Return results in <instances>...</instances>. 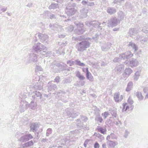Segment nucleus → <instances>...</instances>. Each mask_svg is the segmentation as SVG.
Listing matches in <instances>:
<instances>
[{
	"label": "nucleus",
	"mask_w": 148,
	"mask_h": 148,
	"mask_svg": "<svg viewBox=\"0 0 148 148\" xmlns=\"http://www.w3.org/2000/svg\"><path fill=\"white\" fill-rule=\"evenodd\" d=\"M90 43L87 40H84L77 43L76 45V48L79 52H83L88 48L90 46Z\"/></svg>",
	"instance_id": "obj_1"
},
{
	"label": "nucleus",
	"mask_w": 148,
	"mask_h": 148,
	"mask_svg": "<svg viewBox=\"0 0 148 148\" xmlns=\"http://www.w3.org/2000/svg\"><path fill=\"white\" fill-rule=\"evenodd\" d=\"M74 5V3H70L67 6L65 9V12L67 15L71 16L75 14L76 10L73 8Z\"/></svg>",
	"instance_id": "obj_2"
},
{
	"label": "nucleus",
	"mask_w": 148,
	"mask_h": 148,
	"mask_svg": "<svg viewBox=\"0 0 148 148\" xmlns=\"http://www.w3.org/2000/svg\"><path fill=\"white\" fill-rule=\"evenodd\" d=\"M46 47L40 43H38L33 46V49L38 53H39L42 50H44Z\"/></svg>",
	"instance_id": "obj_3"
},
{
	"label": "nucleus",
	"mask_w": 148,
	"mask_h": 148,
	"mask_svg": "<svg viewBox=\"0 0 148 148\" xmlns=\"http://www.w3.org/2000/svg\"><path fill=\"white\" fill-rule=\"evenodd\" d=\"M118 21L116 18H112L108 21V24L109 27H113L118 25Z\"/></svg>",
	"instance_id": "obj_4"
},
{
	"label": "nucleus",
	"mask_w": 148,
	"mask_h": 148,
	"mask_svg": "<svg viewBox=\"0 0 148 148\" xmlns=\"http://www.w3.org/2000/svg\"><path fill=\"white\" fill-rule=\"evenodd\" d=\"M49 27L52 30L60 32L63 30L61 26L59 25L56 23L53 24H50L49 25Z\"/></svg>",
	"instance_id": "obj_5"
},
{
	"label": "nucleus",
	"mask_w": 148,
	"mask_h": 148,
	"mask_svg": "<svg viewBox=\"0 0 148 148\" xmlns=\"http://www.w3.org/2000/svg\"><path fill=\"white\" fill-rule=\"evenodd\" d=\"M133 56V54L130 51H127L125 53H122L120 56L124 60H127L132 57Z\"/></svg>",
	"instance_id": "obj_6"
},
{
	"label": "nucleus",
	"mask_w": 148,
	"mask_h": 148,
	"mask_svg": "<svg viewBox=\"0 0 148 148\" xmlns=\"http://www.w3.org/2000/svg\"><path fill=\"white\" fill-rule=\"evenodd\" d=\"M33 138V137L30 134H28L21 136L19 140L22 142H25L32 138Z\"/></svg>",
	"instance_id": "obj_7"
},
{
	"label": "nucleus",
	"mask_w": 148,
	"mask_h": 148,
	"mask_svg": "<svg viewBox=\"0 0 148 148\" xmlns=\"http://www.w3.org/2000/svg\"><path fill=\"white\" fill-rule=\"evenodd\" d=\"M38 36L42 42H47L48 41V36L47 35L39 33Z\"/></svg>",
	"instance_id": "obj_8"
},
{
	"label": "nucleus",
	"mask_w": 148,
	"mask_h": 148,
	"mask_svg": "<svg viewBox=\"0 0 148 148\" xmlns=\"http://www.w3.org/2000/svg\"><path fill=\"white\" fill-rule=\"evenodd\" d=\"M66 114L68 117H71L73 119L76 117L79 114L76 110L72 112L68 111L66 112Z\"/></svg>",
	"instance_id": "obj_9"
},
{
	"label": "nucleus",
	"mask_w": 148,
	"mask_h": 148,
	"mask_svg": "<svg viewBox=\"0 0 148 148\" xmlns=\"http://www.w3.org/2000/svg\"><path fill=\"white\" fill-rule=\"evenodd\" d=\"M85 24L87 26H89V25L91 26L92 25L93 27L96 28L99 27L101 24L99 22L95 20L92 21L88 23V22H85Z\"/></svg>",
	"instance_id": "obj_10"
},
{
	"label": "nucleus",
	"mask_w": 148,
	"mask_h": 148,
	"mask_svg": "<svg viewBox=\"0 0 148 148\" xmlns=\"http://www.w3.org/2000/svg\"><path fill=\"white\" fill-rule=\"evenodd\" d=\"M138 64V62L136 59L132 58L129 61V66L132 67L137 66Z\"/></svg>",
	"instance_id": "obj_11"
},
{
	"label": "nucleus",
	"mask_w": 148,
	"mask_h": 148,
	"mask_svg": "<svg viewBox=\"0 0 148 148\" xmlns=\"http://www.w3.org/2000/svg\"><path fill=\"white\" fill-rule=\"evenodd\" d=\"M22 102H21V107L20 110L21 112H23L26 110L29 107V105L27 103H23L22 104Z\"/></svg>",
	"instance_id": "obj_12"
},
{
	"label": "nucleus",
	"mask_w": 148,
	"mask_h": 148,
	"mask_svg": "<svg viewBox=\"0 0 148 148\" xmlns=\"http://www.w3.org/2000/svg\"><path fill=\"white\" fill-rule=\"evenodd\" d=\"M37 56L36 54L34 53H31L30 54L29 57V60L30 62H36L37 61Z\"/></svg>",
	"instance_id": "obj_13"
},
{
	"label": "nucleus",
	"mask_w": 148,
	"mask_h": 148,
	"mask_svg": "<svg viewBox=\"0 0 148 148\" xmlns=\"http://www.w3.org/2000/svg\"><path fill=\"white\" fill-rule=\"evenodd\" d=\"M139 32V30L136 28H131L129 29V34L131 37H133V36Z\"/></svg>",
	"instance_id": "obj_14"
},
{
	"label": "nucleus",
	"mask_w": 148,
	"mask_h": 148,
	"mask_svg": "<svg viewBox=\"0 0 148 148\" xmlns=\"http://www.w3.org/2000/svg\"><path fill=\"white\" fill-rule=\"evenodd\" d=\"M120 95L118 93H115L114 95V98L116 102L120 101L123 99V97L122 95L119 97Z\"/></svg>",
	"instance_id": "obj_15"
},
{
	"label": "nucleus",
	"mask_w": 148,
	"mask_h": 148,
	"mask_svg": "<svg viewBox=\"0 0 148 148\" xmlns=\"http://www.w3.org/2000/svg\"><path fill=\"white\" fill-rule=\"evenodd\" d=\"M39 128V126L37 123H33L30 126V130L34 132H36Z\"/></svg>",
	"instance_id": "obj_16"
},
{
	"label": "nucleus",
	"mask_w": 148,
	"mask_h": 148,
	"mask_svg": "<svg viewBox=\"0 0 148 148\" xmlns=\"http://www.w3.org/2000/svg\"><path fill=\"white\" fill-rule=\"evenodd\" d=\"M124 68L123 65L121 64L115 68V71L117 74H120L121 73L122 71L124 69Z\"/></svg>",
	"instance_id": "obj_17"
},
{
	"label": "nucleus",
	"mask_w": 148,
	"mask_h": 148,
	"mask_svg": "<svg viewBox=\"0 0 148 148\" xmlns=\"http://www.w3.org/2000/svg\"><path fill=\"white\" fill-rule=\"evenodd\" d=\"M132 71L131 68L128 67L125 69L123 73V75L125 77H128L132 73Z\"/></svg>",
	"instance_id": "obj_18"
},
{
	"label": "nucleus",
	"mask_w": 148,
	"mask_h": 148,
	"mask_svg": "<svg viewBox=\"0 0 148 148\" xmlns=\"http://www.w3.org/2000/svg\"><path fill=\"white\" fill-rule=\"evenodd\" d=\"M111 44L110 42H108L106 44L102 46L101 47V49L103 51H106L110 49Z\"/></svg>",
	"instance_id": "obj_19"
},
{
	"label": "nucleus",
	"mask_w": 148,
	"mask_h": 148,
	"mask_svg": "<svg viewBox=\"0 0 148 148\" xmlns=\"http://www.w3.org/2000/svg\"><path fill=\"white\" fill-rule=\"evenodd\" d=\"M81 17L82 18H85L87 16L88 10L85 8H83L80 10Z\"/></svg>",
	"instance_id": "obj_20"
},
{
	"label": "nucleus",
	"mask_w": 148,
	"mask_h": 148,
	"mask_svg": "<svg viewBox=\"0 0 148 148\" xmlns=\"http://www.w3.org/2000/svg\"><path fill=\"white\" fill-rule=\"evenodd\" d=\"M127 46L130 48H132L135 51H137L138 47L136 44L134 42H129Z\"/></svg>",
	"instance_id": "obj_21"
},
{
	"label": "nucleus",
	"mask_w": 148,
	"mask_h": 148,
	"mask_svg": "<svg viewBox=\"0 0 148 148\" xmlns=\"http://www.w3.org/2000/svg\"><path fill=\"white\" fill-rule=\"evenodd\" d=\"M34 89L40 90L43 88V83H37L34 86Z\"/></svg>",
	"instance_id": "obj_22"
},
{
	"label": "nucleus",
	"mask_w": 148,
	"mask_h": 148,
	"mask_svg": "<svg viewBox=\"0 0 148 148\" xmlns=\"http://www.w3.org/2000/svg\"><path fill=\"white\" fill-rule=\"evenodd\" d=\"M34 95H32V98H33L34 99H35L36 97H39L40 99H41L42 96V94L39 92L35 91L34 92Z\"/></svg>",
	"instance_id": "obj_23"
},
{
	"label": "nucleus",
	"mask_w": 148,
	"mask_h": 148,
	"mask_svg": "<svg viewBox=\"0 0 148 148\" xmlns=\"http://www.w3.org/2000/svg\"><path fill=\"white\" fill-rule=\"evenodd\" d=\"M107 12L110 14H114L116 12V10L115 8H114L108 7L107 8Z\"/></svg>",
	"instance_id": "obj_24"
},
{
	"label": "nucleus",
	"mask_w": 148,
	"mask_h": 148,
	"mask_svg": "<svg viewBox=\"0 0 148 148\" xmlns=\"http://www.w3.org/2000/svg\"><path fill=\"white\" fill-rule=\"evenodd\" d=\"M73 39L75 40H78L82 41H84V40H85L86 39H87V38H86L84 36H82L76 38L74 37L73 38Z\"/></svg>",
	"instance_id": "obj_25"
},
{
	"label": "nucleus",
	"mask_w": 148,
	"mask_h": 148,
	"mask_svg": "<svg viewBox=\"0 0 148 148\" xmlns=\"http://www.w3.org/2000/svg\"><path fill=\"white\" fill-rule=\"evenodd\" d=\"M97 130L99 132L103 134L106 133V129L105 128H104L101 126H97Z\"/></svg>",
	"instance_id": "obj_26"
},
{
	"label": "nucleus",
	"mask_w": 148,
	"mask_h": 148,
	"mask_svg": "<svg viewBox=\"0 0 148 148\" xmlns=\"http://www.w3.org/2000/svg\"><path fill=\"white\" fill-rule=\"evenodd\" d=\"M76 76L78 77L80 80H84L85 79V77L82 75L80 72L79 71H77L76 72Z\"/></svg>",
	"instance_id": "obj_27"
},
{
	"label": "nucleus",
	"mask_w": 148,
	"mask_h": 148,
	"mask_svg": "<svg viewBox=\"0 0 148 148\" xmlns=\"http://www.w3.org/2000/svg\"><path fill=\"white\" fill-rule=\"evenodd\" d=\"M86 77L87 79L89 80L90 81H92L93 80V78L91 74L89 71L86 73Z\"/></svg>",
	"instance_id": "obj_28"
},
{
	"label": "nucleus",
	"mask_w": 148,
	"mask_h": 148,
	"mask_svg": "<svg viewBox=\"0 0 148 148\" xmlns=\"http://www.w3.org/2000/svg\"><path fill=\"white\" fill-rule=\"evenodd\" d=\"M133 83L131 82H129L127 85V87L126 89V91H129L132 90L133 87Z\"/></svg>",
	"instance_id": "obj_29"
},
{
	"label": "nucleus",
	"mask_w": 148,
	"mask_h": 148,
	"mask_svg": "<svg viewBox=\"0 0 148 148\" xmlns=\"http://www.w3.org/2000/svg\"><path fill=\"white\" fill-rule=\"evenodd\" d=\"M56 88V85L55 84H52L48 86V89L49 91H51L52 90H54Z\"/></svg>",
	"instance_id": "obj_30"
},
{
	"label": "nucleus",
	"mask_w": 148,
	"mask_h": 148,
	"mask_svg": "<svg viewBox=\"0 0 148 148\" xmlns=\"http://www.w3.org/2000/svg\"><path fill=\"white\" fill-rule=\"evenodd\" d=\"M136 95L139 100H141L143 99V97L142 95V93L139 92H137L136 93Z\"/></svg>",
	"instance_id": "obj_31"
},
{
	"label": "nucleus",
	"mask_w": 148,
	"mask_h": 148,
	"mask_svg": "<svg viewBox=\"0 0 148 148\" xmlns=\"http://www.w3.org/2000/svg\"><path fill=\"white\" fill-rule=\"evenodd\" d=\"M33 145V143L32 140H31L29 141H28L27 143H25L23 145V146L24 147H28L31 146Z\"/></svg>",
	"instance_id": "obj_32"
},
{
	"label": "nucleus",
	"mask_w": 148,
	"mask_h": 148,
	"mask_svg": "<svg viewBox=\"0 0 148 148\" xmlns=\"http://www.w3.org/2000/svg\"><path fill=\"white\" fill-rule=\"evenodd\" d=\"M109 111H110V112L112 116H114L115 118L116 117L117 114L116 109L109 110Z\"/></svg>",
	"instance_id": "obj_33"
},
{
	"label": "nucleus",
	"mask_w": 148,
	"mask_h": 148,
	"mask_svg": "<svg viewBox=\"0 0 148 148\" xmlns=\"http://www.w3.org/2000/svg\"><path fill=\"white\" fill-rule=\"evenodd\" d=\"M59 7L58 4L57 3L51 4L49 7V8L50 9H56L58 8Z\"/></svg>",
	"instance_id": "obj_34"
},
{
	"label": "nucleus",
	"mask_w": 148,
	"mask_h": 148,
	"mask_svg": "<svg viewBox=\"0 0 148 148\" xmlns=\"http://www.w3.org/2000/svg\"><path fill=\"white\" fill-rule=\"evenodd\" d=\"M107 144L109 147H114L116 146L115 143L112 141H109L107 142Z\"/></svg>",
	"instance_id": "obj_35"
},
{
	"label": "nucleus",
	"mask_w": 148,
	"mask_h": 148,
	"mask_svg": "<svg viewBox=\"0 0 148 148\" xmlns=\"http://www.w3.org/2000/svg\"><path fill=\"white\" fill-rule=\"evenodd\" d=\"M118 17L120 18V20L123 19L125 17L124 14L122 11H120L119 12Z\"/></svg>",
	"instance_id": "obj_36"
},
{
	"label": "nucleus",
	"mask_w": 148,
	"mask_h": 148,
	"mask_svg": "<svg viewBox=\"0 0 148 148\" xmlns=\"http://www.w3.org/2000/svg\"><path fill=\"white\" fill-rule=\"evenodd\" d=\"M71 82V80L69 78H65L62 81V83L64 84L70 83Z\"/></svg>",
	"instance_id": "obj_37"
},
{
	"label": "nucleus",
	"mask_w": 148,
	"mask_h": 148,
	"mask_svg": "<svg viewBox=\"0 0 148 148\" xmlns=\"http://www.w3.org/2000/svg\"><path fill=\"white\" fill-rule=\"evenodd\" d=\"M75 62V64L77 65L81 66H85V64L84 63L81 62L79 60H76Z\"/></svg>",
	"instance_id": "obj_38"
},
{
	"label": "nucleus",
	"mask_w": 148,
	"mask_h": 148,
	"mask_svg": "<svg viewBox=\"0 0 148 148\" xmlns=\"http://www.w3.org/2000/svg\"><path fill=\"white\" fill-rule=\"evenodd\" d=\"M140 73L139 72H137L135 73L134 76V79L135 80H137L139 78Z\"/></svg>",
	"instance_id": "obj_39"
},
{
	"label": "nucleus",
	"mask_w": 148,
	"mask_h": 148,
	"mask_svg": "<svg viewBox=\"0 0 148 148\" xmlns=\"http://www.w3.org/2000/svg\"><path fill=\"white\" fill-rule=\"evenodd\" d=\"M109 114L108 112H105L103 113H102L101 114L102 116L103 117L104 119L106 118L109 115Z\"/></svg>",
	"instance_id": "obj_40"
},
{
	"label": "nucleus",
	"mask_w": 148,
	"mask_h": 148,
	"mask_svg": "<svg viewBox=\"0 0 148 148\" xmlns=\"http://www.w3.org/2000/svg\"><path fill=\"white\" fill-rule=\"evenodd\" d=\"M84 31V30L82 28L78 29L77 30V33L78 34H83Z\"/></svg>",
	"instance_id": "obj_41"
},
{
	"label": "nucleus",
	"mask_w": 148,
	"mask_h": 148,
	"mask_svg": "<svg viewBox=\"0 0 148 148\" xmlns=\"http://www.w3.org/2000/svg\"><path fill=\"white\" fill-rule=\"evenodd\" d=\"M76 121L77 122H78L77 123V125L78 126H79V127H83L82 125V124L81 123V121L80 120V119H78L76 120Z\"/></svg>",
	"instance_id": "obj_42"
},
{
	"label": "nucleus",
	"mask_w": 148,
	"mask_h": 148,
	"mask_svg": "<svg viewBox=\"0 0 148 148\" xmlns=\"http://www.w3.org/2000/svg\"><path fill=\"white\" fill-rule=\"evenodd\" d=\"M67 63L69 64L70 66H72L74 64L75 62L72 60H68L67 61Z\"/></svg>",
	"instance_id": "obj_43"
},
{
	"label": "nucleus",
	"mask_w": 148,
	"mask_h": 148,
	"mask_svg": "<svg viewBox=\"0 0 148 148\" xmlns=\"http://www.w3.org/2000/svg\"><path fill=\"white\" fill-rule=\"evenodd\" d=\"M74 23L77 27L79 26L80 27H82L83 26V24L79 23V22L78 21H75V22Z\"/></svg>",
	"instance_id": "obj_44"
},
{
	"label": "nucleus",
	"mask_w": 148,
	"mask_h": 148,
	"mask_svg": "<svg viewBox=\"0 0 148 148\" xmlns=\"http://www.w3.org/2000/svg\"><path fill=\"white\" fill-rule=\"evenodd\" d=\"M142 31L145 33H148V27H147L146 26H144L142 29Z\"/></svg>",
	"instance_id": "obj_45"
},
{
	"label": "nucleus",
	"mask_w": 148,
	"mask_h": 148,
	"mask_svg": "<svg viewBox=\"0 0 148 148\" xmlns=\"http://www.w3.org/2000/svg\"><path fill=\"white\" fill-rule=\"evenodd\" d=\"M52 132V130L51 128L48 129L47 131L46 135L47 136H48L49 135L51 134Z\"/></svg>",
	"instance_id": "obj_46"
},
{
	"label": "nucleus",
	"mask_w": 148,
	"mask_h": 148,
	"mask_svg": "<svg viewBox=\"0 0 148 148\" xmlns=\"http://www.w3.org/2000/svg\"><path fill=\"white\" fill-rule=\"evenodd\" d=\"M130 134V132L127 130H125L124 132V137L125 138H127Z\"/></svg>",
	"instance_id": "obj_47"
},
{
	"label": "nucleus",
	"mask_w": 148,
	"mask_h": 148,
	"mask_svg": "<svg viewBox=\"0 0 148 148\" xmlns=\"http://www.w3.org/2000/svg\"><path fill=\"white\" fill-rule=\"evenodd\" d=\"M92 38L95 41L97 40L99 38V35L98 34H96L95 35L92 37Z\"/></svg>",
	"instance_id": "obj_48"
},
{
	"label": "nucleus",
	"mask_w": 148,
	"mask_h": 148,
	"mask_svg": "<svg viewBox=\"0 0 148 148\" xmlns=\"http://www.w3.org/2000/svg\"><path fill=\"white\" fill-rule=\"evenodd\" d=\"M142 42L144 43L145 42H147L148 41V36H146L143 39L140 40Z\"/></svg>",
	"instance_id": "obj_49"
},
{
	"label": "nucleus",
	"mask_w": 148,
	"mask_h": 148,
	"mask_svg": "<svg viewBox=\"0 0 148 148\" xmlns=\"http://www.w3.org/2000/svg\"><path fill=\"white\" fill-rule=\"evenodd\" d=\"M81 118L84 122H86L88 119L87 117L84 116H81Z\"/></svg>",
	"instance_id": "obj_50"
},
{
	"label": "nucleus",
	"mask_w": 148,
	"mask_h": 148,
	"mask_svg": "<svg viewBox=\"0 0 148 148\" xmlns=\"http://www.w3.org/2000/svg\"><path fill=\"white\" fill-rule=\"evenodd\" d=\"M67 29L69 32L72 31L74 29L73 27L71 25H70L69 27H67Z\"/></svg>",
	"instance_id": "obj_51"
},
{
	"label": "nucleus",
	"mask_w": 148,
	"mask_h": 148,
	"mask_svg": "<svg viewBox=\"0 0 148 148\" xmlns=\"http://www.w3.org/2000/svg\"><path fill=\"white\" fill-rule=\"evenodd\" d=\"M127 102L130 105H132L134 103L133 100L130 97L128 99Z\"/></svg>",
	"instance_id": "obj_52"
},
{
	"label": "nucleus",
	"mask_w": 148,
	"mask_h": 148,
	"mask_svg": "<svg viewBox=\"0 0 148 148\" xmlns=\"http://www.w3.org/2000/svg\"><path fill=\"white\" fill-rule=\"evenodd\" d=\"M94 135L96 137L100 138H101V137L102 136V135L98 133H95Z\"/></svg>",
	"instance_id": "obj_53"
},
{
	"label": "nucleus",
	"mask_w": 148,
	"mask_h": 148,
	"mask_svg": "<svg viewBox=\"0 0 148 148\" xmlns=\"http://www.w3.org/2000/svg\"><path fill=\"white\" fill-rule=\"evenodd\" d=\"M100 147L99 144L97 142H96L94 145V148H99Z\"/></svg>",
	"instance_id": "obj_54"
},
{
	"label": "nucleus",
	"mask_w": 148,
	"mask_h": 148,
	"mask_svg": "<svg viewBox=\"0 0 148 148\" xmlns=\"http://www.w3.org/2000/svg\"><path fill=\"white\" fill-rule=\"evenodd\" d=\"M60 77L59 76H57L55 78L54 80L57 83H58L60 82Z\"/></svg>",
	"instance_id": "obj_55"
},
{
	"label": "nucleus",
	"mask_w": 148,
	"mask_h": 148,
	"mask_svg": "<svg viewBox=\"0 0 148 148\" xmlns=\"http://www.w3.org/2000/svg\"><path fill=\"white\" fill-rule=\"evenodd\" d=\"M99 112H100L98 108H97L96 109V111L95 112V114L96 115L99 116H100Z\"/></svg>",
	"instance_id": "obj_56"
},
{
	"label": "nucleus",
	"mask_w": 148,
	"mask_h": 148,
	"mask_svg": "<svg viewBox=\"0 0 148 148\" xmlns=\"http://www.w3.org/2000/svg\"><path fill=\"white\" fill-rule=\"evenodd\" d=\"M82 71L83 72H84L86 74V73H88L89 71L88 70V68H83Z\"/></svg>",
	"instance_id": "obj_57"
},
{
	"label": "nucleus",
	"mask_w": 148,
	"mask_h": 148,
	"mask_svg": "<svg viewBox=\"0 0 148 148\" xmlns=\"http://www.w3.org/2000/svg\"><path fill=\"white\" fill-rule=\"evenodd\" d=\"M114 135V134H110V135H108V136L107 137L106 139L108 140L109 139H110V138L112 139V136Z\"/></svg>",
	"instance_id": "obj_58"
},
{
	"label": "nucleus",
	"mask_w": 148,
	"mask_h": 148,
	"mask_svg": "<svg viewBox=\"0 0 148 148\" xmlns=\"http://www.w3.org/2000/svg\"><path fill=\"white\" fill-rule=\"evenodd\" d=\"M120 59L119 58H114V59L113 60V61L114 62H118L120 61Z\"/></svg>",
	"instance_id": "obj_59"
},
{
	"label": "nucleus",
	"mask_w": 148,
	"mask_h": 148,
	"mask_svg": "<svg viewBox=\"0 0 148 148\" xmlns=\"http://www.w3.org/2000/svg\"><path fill=\"white\" fill-rule=\"evenodd\" d=\"M58 36L59 38H64L65 36V35L64 34H62L60 33L58 34Z\"/></svg>",
	"instance_id": "obj_60"
},
{
	"label": "nucleus",
	"mask_w": 148,
	"mask_h": 148,
	"mask_svg": "<svg viewBox=\"0 0 148 148\" xmlns=\"http://www.w3.org/2000/svg\"><path fill=\"white\" fill-rule=\"evenodd\" d=\"M88 139L86 140L84 142V145L85 147H86L88 143Z\"/></svg>",
	"instance_id": "obj_61"
},
{
	"label": "nucleus",
	"mask_w": 148,
	"mask_h": 148,
	"mask_svg": "<svg viewBox=\"0 0 148 148\" xmlns=\"http://www.w3.org/2000/svg\"><path fill=\"white\" fill-rule=\"evenodd\" d=\"M7 9V7L6 8H1V12H5Z\"/></svg>",
	"instance_id": "obj_62"
},
{
	"label": "nucleus",
	"mask_w": 148,
	"mask_h": 148,
	"mask_svg": "<svg viewBox=\"0 0 148 148\" xmlns=\"http://www.w3.org/2000/svg\"><path fill=\"white\" fill-rule=\"evenodd\" d=\"M143 91L145 93L147 92L148 91V87H144L143 88Z\"/></svg>",
	"instance_id": "obj_63"
},
{
	"label": "nucleus",
	"mask_w": 148,
	"mask_h": 148,
	"mask_svg": "<svg viewBox=\"0 0 148 148\" xmlns=\"http://www.w3.org/2000/svg\"><path fill=\"white\" fill-rule=\"evenodd\" d=\"M97 121H99L100 123H101L103 121V119L101 117L98 116L97 118Z\"/></svg>",
	"instance_id": "obj_64"
}]
</instances>
